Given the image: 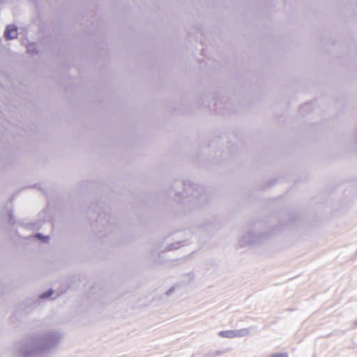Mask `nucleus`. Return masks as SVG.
Returning a JSON list of instances; mask_svg holds the SVG:
<instances>
[{"instance_id": "nucleus-1", "label": "nucleus", "mask_w": 357, "mask_h": 357, "mask_svg": "<svg viewBox=\"0 0 357 357\" xmlns=\"http://www.w3.org/2000/svg\"><path fill=\"white\" fill-rule=\"evenodd\" d=\"M61 337V334L56 331H48L30 337L24 342L15 345L13 354L17 357H46L56 346Z\"/></svg>"}, {"instance_id": "nucleus-2", "label": "nucleus", "mask_w": 357, "mask_h": 357, "mask_svg": "<svg viewBox=\"0 0 357 357\" xmlns=\"http://www.w3.org/2000/svg\"><path fill=\"white\" fill-rule=\"evenodd\" d=\"M250 332V328H245L236 330L222 331L218 333V335L224 338L233 339L248 336Z\"/></svg>"}, {"instance_id": "nucleus-3", "label": "nucleus", "mask_w": 357, "mask_h": 357, "mask_svg": "<svg viewBox=\"0 0 357 357\" xmlns=\"http://www.w3.org/2000/svg\"><path fill=\"white\" fill-rule=\"evenodd\" d=\"M4 36L6 39H14L17 36V29L14 25H8L5 32Z\"/></svg>"}, {"instance_id": "nucleus-4", "label": "nucleus", "mask_w": 357, "mask_h": 357, "mask_svg": "<svg viewBox=\"0 0 357 357\" xmlns=\"http://www.w3.org/2000/svg\"><path fill=\"white\" fill-rule=\"evenodd\" d=\"M268 357H289V354L287 352L273 353L271 355H269Z\"/></svg>"}, {"instance_id": "nucleus-5", "label": "nucleus", "mask_w": 357, "mask_h": 357, "mask_svg": "<svg viewBox=\"0 0 357 357\" xmlns=\"http://www.w3.org/2000/svg\"><path fill=\"white\" fill-rule=\"evenodd\" d=\"M252 236V234H249L247 235L248 238H250ZM246 236H244L243 238L241 240L242 243L243 244H250L254 242L253 240H245Z\"/></svg>"}, {"instance_id": "nucleus-6", "label": "nucleus", "mask_w": 357, "mask_h": 357, "mask_svg": "<svg viewBox=\"0 0 357 357\" xmlns=\"http://www.w3.org/2000/svg\"><path fill=\"white\" fill-rule=\"evenodd\" d=\"M52 293H53L52 290H49L48 291H47V292H45V293H44V294H43L40 296V297H41V298H47V297H50V296H52Z\"/></svg>"}, {"instance_id": "nucleus-7", "label": "nucleus", "mask_w": 357, "mask_h": 357, "mask_svg": "<svg viewBox=\"0 0 357 357\" xmlns=\"http://www.w3.org/2000/svg\"><path fill=\"white\" fill-rule=\"evenodd\" d=\"M36 237H38V238H40V239H42V240H43V239H45V238H47V237H43V236L41 234H37L36 235Z\"/></svg>"}, {"instance_id": "nucleus-8", "label": "nucleus", "mask_w": 357, "mask_h": 357, "mask_svg": "<svg viewBox=\"0 0 357 357\" xmlns=\"http://www.w3.org/2000/svg\"><path fill=\"white\" fill-rule=\"evenodd\" d=\"M354 327L357 328V319L354 322Z\"/></svg>"}]
</instances>
